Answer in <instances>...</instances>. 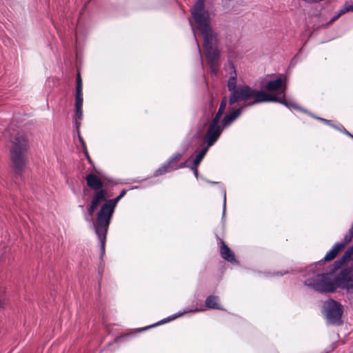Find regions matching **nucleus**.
Wrapping results in <instances>:
<instances>
[{"label": "nucleus", "instance_id": "15", "mask_svg": "<svg viewBox=\"0 0 353 353\" xmlns=\"http://www.w3.org/2000/svg\"><path fill=\"white\" fill-rule=\"evenodd\" d=\"M205 308L203 305H201L199 307H195L194 309H188H188L184 310L183 312H179L177 314H174L172 316L168 317V320H166V319L162 320V321H161L160 322H159V323H157L156 324H154L152 325L148 326V327H152L155 326L156 325H159V324H161L162 323H165V322H167L168 321L174 319L175 318L179 317V316H181L182 314H183L185 313L192 312H203V311H205ZM147 328H148V327H145V328H142L141 330H145Z\"/></svg>", "mask_w": 353, "mask_h": 353}, {"label": "nucleus", "instance_id": "32", "mask_svg": "<svg viewBox=\"0 0 353 353\" xmlns=\"http://www.w3.org/2000/svg\"><path fill=\"white\" fill-rule=\"evenodd\" d=\"M316 119L324 122L325 123H326L327 125H331V121H330V120H327V119L320 118V117H316Z\"/></svg>", "mask_w": 353, "mask_h": 353}, {"label": "nucleus", "instance_id": "3", "mask_svg": "<svg viewBox=\"0 0 353 353\" xmlns=\"http://www.w3.org/2000/svg\"><path fill=\"white\" fill-rule=\"evenodd\" d=\"M120 199L117 196L115 199L105 201L97 213L96 222H92L95 234L100 243V255L101 257L105 254L106 236L109 225L114 209Z\"/></svg>", "mask_w": 353, "mask_h": 353}, {"label": "nucleus", "instance_id": "25", "mask_svg": "<svg viewBox=\"0 0 353 353\" xmlns=\"http://www.w3.org/2000/svg\"><path fill=\"white\" fill-rule=\"evenodd\" d=\"M190 161V158L187 159L185 161L181 163L179 165H173L172 170H176L178 169H181L184 168H190V166L188 165L189 161Z\"/></svg>", "mask_w": 353, "mask_h": 353}, {"label": "nucleus", "instance_id": "29", "mask_svg": "<svg viewBox=\"0 0 353 353\" xmlns=\"http://www.w3.org/2000/svg\"><path fill=\"white\" fill-rule=\"evenodd\" d=\"M339 130L343 131L345 134L347 136L352 137L353 139V135L351 134L350 132H348L342 125H341V128H337Z\"/></svg>", "mask_w": 353, "mask_h": 353}, {"label": "nucleus", "instance_id": "35", "mask_svg": "<svg viewBox=\"0 0 353 353\" xmlns=\"http://www.w3.org/2000/svg\"><path fill=\"white\" fill-rule=\"evenodd\" d=\"M191 26H192V25L191 24ZM192 29L193 33L195 34V33H194V28L193 26H192Z\"/></svg>", "mask_w": 353, "mask_h": 353}, {"label": "nucleus", "instance_id": "20", "mask_svg": "<svg viewBox=\"0 0 353 353\" xmlns=\"http://www.w3.org/2000/svg\"><path fill=\"white\" fill-rule=\"evenodd\" d=\"M173 165H170L169 163L167 162L163 164L161 167H160L159 169H157L154 172V176H157L159 175H162L163 174H165L167 172L172 171Z\"/></svg>", "mask_w": 353, "mask_h": 353}, {"label": "nucleus", "instance_id": "13", "mask_svg": "<svg viewBox=\"0 0 353 353\" xmlns=\"http://www.w3.org/2000/svg\"><path fill=\"white\" fill-rule=\"evenodd\" d=\"M343 248H344V244L339 243H335L332 249L325 254L323 259L318 263H315L314 266L316 267L317 265H320L323 261H330L333 260Z\"/></svg>", "mask_w": 353, "mask_h": 353}, {"label": "nucleus", "instance_id": "21", "mask_svg": "<svg viewBox=\"0 0 353 353\" xmlns=\"http://www.w3.org/2000/svg\"><path fill=\"white\" fill-rule=\"evenodd\" d=\"M228 99L226 97H223L217 113L214 118L220 120L227 105Z\"/></svg>", "mask_w": 353, "mask_h": 353}, {"label": "nucleus", "instance_id": "7", "mask_svg": "<svg viewBox=\"0 0 353 353\" xmlns=\"http://www.w3.org/2000/svg\"><path fill=\"white\" fill-rule=\"evenodd\" d=\"M323 312L327 323L332 325L341 324L343 312V308L341 303L333 299H329L324 302Z\"/></svg>", "mask_w": 353, "mask_h": 353}, {"label": "nucleus", "instance_id": "26", "mask_svg": "<svg viewBox=\"0 0 353 353\" xmlns=\"http://www.w3.org/2000/svg\"><path fill=\"white\" fill-rule=\"evenodd\" d=\"M76 91H82V81L80 74L78 73L77 76Z\"/></svg>", "mask_w": 353, "mask_h": 353}, {"label": "nucleus", "instance_id": "14", "mask_svg": "<svg viewBox=\"0 0 353 353\" xmlns=\"http://www.w3.org/2000/svg\"><path fill=\"white\" fill-rule=\"evenodd\" d=\"M88 186L94 190L99 191V190H103V182L99 176L94 174H88L85 177Z\"/></svg>", "mask_w": 353, "mask_h": 353}, {"label": "nucleus", "instance_id": "31", "mask_svg": "<svg viewBox=\"0 0 353 353\" xmlns=\"http://www.w3.org/2000/svg\"><path fill=\"white\" fill-rule=\"evenodd\" d=\"M196 46H197V49H198V52H199V57H200V59H201V64H202L203 63V61H202L201 51V48H200L199 44V43H198L196 39Z\"/></svg>", "mask_w": 353, "mask_h": 353}, {"label": "nucleus", "instance_id": "2", "mask_svg": "<svg viewBox=\"0 0 353 353\" xmlns=\"http://www.w3.org/2000/svg\"><path fill=\"white\" fill-rule=\"evenodd\" d=\"M303 276L304 285L319 292H334L337 287L347 292H353V270L350 268L343 270L334 280L332 274L319 273L311 265L305 270Z\"/></svg>", "mask_w": 353, "mask_h": 353}, {"label": "nucleus", "instance_id": "27", "mask_svg": "<svg viewBox=\"0 0 353 353\" xmlns=\"http://www.w3.org/2000/svg\"><path fill=\"white\" fill-rule=\"evenodd\" d=\"M223 214H224L225 212V208H226V192L225 190H223Z\"/></svg>", "mask_w": 353, "mask_h": 353}, {"label": "nucleus", "instance_id": "36", "mask_svg": "<svg viewBox=\"0 0 353 353\" xmlns=\"http://www.w3.org/2000/svg\"><path fill=\"white\" fill-rule=\"evenodd\" d=\"M209 182L211 183H217L216 182H214V181H209Z\"/></svg>", "mask_w": 353, "mask_h": 353}, {"label": "nucleus", "instance_id": "24", "mask_svg": "<svg viewBox=\"0 0 353 353\" xmlns=\"http://www.w3.org/2000/svg\"><path fill=\"white\" fill-rule=\"evenodd\" d=\"M181 157L182 154L175 153L169 159L167 163H169L170 165H173L172 163L179 161L181 158Z\"/></svg>", "mask_w": 353, "mask_h": 353}, {"label": "nucleus", "instance_id": "22", "mask_svg": "<svg viewBox=\"0 0 353 353\" xmlns=\"http://www.w3.org/2000/svg\"><path fill=\"white\" fill-rule=\"evenodd\" d=\"M75 107L82 108L83 106V94L82 91H76Z\"/></svg>", "mask_w": 353, "mask_h": 353}, {"label": "nucleus", "instance_id": "16", "mask_svg": "<svg viewBox=\"0 0 353 353\" xmlns=\"http://www.w3.org/2000/svg\"><path fill=\"white\" fill-rule=\"evenodd\" d=\"M221 255L223 259L232 263H237L234 253L228 247V245L223 243L220 249Z\"/></svg>", "mask_w": 353, "mask_h": 353}, {"label": "nucleus", "instance_id": "10", "mask_svg": "<svg viewBox=\"0 0 353 353\" xmlns=\"http://www.w3.org/2000/svg\"><path fill=\"white\" fill-rule=\"evenodd\" d=\"M106 197L107 192L105 190H99V191L94 192L92 197L90 205L88 209V212L90 216L92 215L101 202L107 201Z\"/></svg>", "mask_w": 353, "mask_h": 353}, {"label": "nucleus", "instance_id": "28", "mask_svg": "<svg viewBox=\"0 0 353 353\" xmlns=\"http://www.w3.org/2000/svg\"><path fill=\"white\" fill-rule=\"evenodd\" d=\"M190 168L193 171L194 174L196 176V178H197L198 174H199L197 167H196L195 165H193L192 166H190Z\"/></svg>", "mask_w": 353, "mask_h": 353}, {"label": "nucleus", "instance_id": "30", "mask_svg": "<svg viewBox=\"0 0 353 353\" xmlns=\"http://www.w3.org/2000/svg\"><path fill=\"white\" fill-rule=\"evenodd\" d=\"M339 130L343 131L345 134L347 136L352 137L353 139V135L351 134L350 132H348L342 125H341V128H337Z\"/></svg>", "mask_w": 353, "mask_h": 353}, {"label": "nucleus", "instance_id": "6", "mask_svg": "<svg viewBox=\"0 0 353 353\" xmlns=\"http://www.w3.org/2000/svg\"><path fill=\"white\" fill-rule=\"evenodd\" d=\"M248 89L250 91L248 92V97H245L244 101H246L248 99H252L253 101L249 103L250 105L263 102H278L289 108H292L301 110L294 101L280 100L279 97H276V94L266 93L261 90H256L249 86Z\"/></svg>", "mask_w": 353, "mask_h": 353}, {"label": "nucleus", "instance_id": "18", "mask_svg": "<svg viewBox=\"0 0 353 353\" xmlns=\"http://www.w3.org/2000/svg\"><path fill=\"white\" fill-rule=\"evenodd\" d=\"M208 146L206 147H204L201 150H196L194 154H195V157L194 159H193L192 161V163L194 165H195L196 167H198L199 165L200 164L201 161H202V159H203L204 156L205 155L208 150Z\"/></svg>", "mask_w": 353, "mask_h": 353}, {"label": "nucleus", "instance_id": "4", "mask_svg": "<svg viewBox=\"0 0 353 353\" xmlns=\"http://www.w3.org/2000/svg\"><path fill=\"white\" fill-rule=\"evenodd\" d=\"M28 143L23 133H18L10 151L12 166L17 173H21L26 165Z\"/></svg>", "mask_w": 353, "mask_h": 353}, {"label": "nucleus", "instance_id": "5", "mask_svg": "<svg viewBox=\"0 0 353 353\" xmlns=\"http://www.w3.org/2000/svg\"><path fill=\"white\" fill-rule=\"evenodd\" d=\"M230 68L232 72L228 81L227 86L228 90L230 92L229 103L230 105H232L237 102L244 101L245 97H248L250 90L248 89V86L246 85H236L237 74L233 63H230Z\"/></svg>", "mask_w": 353, "mask_h": 353}, {"label": "nucleus", "instance_id": "12", "mask_svg": "<svg viewBox=\"0 0 353 353\" xmlns=\"http://www.w3.org/2000/svg\"><path fill=\"white\" fill-rule=\"evenodd\" d=\"M241 114V108H232L231 111L226 114L221 122L223 128L230 126Z\"/></svg>", "mask_w": 353, "mask_h": 353}, {"label": "nucleus", "instance_id": "19", "mask_svg": "<svg viewBox=\"0 0 353 353\" xmlns=\"http://www.w3.org/2000/svg\"><path fill=\"white\" fill-rule=\"evenodd\" d=\"M349 11H353V3L351 4L345 3L343 7L338 11L337 14L330 19V23L335 21L341 15Z\"/></svg>", "mask_w": 353, "mask_h": 353}, {"label": "nucleus", "instance_id": "9", "mask_svg": "<svg viewBox=\"0 0 353 353\" xmlns=\"http://www.w3.org/2000/svg\"><path fill=\"white\" fill-rule=\"evenodd\" d=\"M264 88L270 92L278 91L279 92L276 96L279 97L280 100H286L285 91L287 86L285 78L280 77L275 79L270 80Z\"/></svg>", "mask_w": 353, "mask_h": 353}, {"label": "nucleus", "instance_id": "23", "mask_svg": "<svg viewBox=\"0 0 353 353\" xmlns=\"http://www.w3.org/2000/svg\"><path fill=\"white\" fill-rule=\"evenodd\" d=\"M352 238H353V226L352 227V228L350 229L348 233L344 236L343 241L341 242L340 243L344 244V247H345L346 244H347L348 243H350L352 241Z\"/></svg>", "mask_w": 353, "mask_h": 353}, {"label": "nucleus", "instance_id": "33", "mask_svg": "<svg viewBox=\"0 0 353 353\" xmlns=\"http://www.w3.org/2000/svg\"><path fill=\"white\" fill-rule=\"evenodd\" d=\"M127 192V190H123L119 195L118 196V197H119L121 199L125 196V194H126Z\"/></svg>", "mask_w": 353, "mask_h": 353}, {"label": "nucleus", "instance_id": "1", "mask_svg": "<svg viewBox=\"0 0 353 353\" xmlns=\"http://www.w3.org/2000/svg\"><path fill=\"white\" fill-rule=\"evenodd\" d=\"M205 0H197L192 10L196 28L203 36V48L211 72L216 74L219 68L220 52L217 48V34L211 27L210 13L205 9Z\"/></svg>", "mask_w": 353, "mask_h": 353}, {"label": "nucleus", "instance_id": "11", "mask_svg": "<svg viewBox=\"0 0 353 353\" xmlns=\"http://www.w3.org/2000/svg\"><path fill=\"white\" fill-rule=\"evenodd\" d=\"M82 118H83L82 108L75 107V115L74 117V121L75 123L76 128L77 129L79 139V141L81 143V145L85 151V154L87 157L88 161L91 162V159H90V157L88 156V153L86 150L85 143H84L83 138L80 136L79 132V125H80L79 121H81L82 119Z\"/></svg>", "mask_w": 353, "mask_h": 353}, {"label": "nucleus", "instance_id": "8", "mask_svg": "<svg viewBox=\"0 0 353 353\" xmlns=\"http://www.w3.org/2000/svg\"><path fill=\"white\" fill-rule=\"evenodd\" d=\"M219 122L220 120L213 118L209 125L205 138L208 147L212 146L217 141L222 132L223 128H221L222 126L219 124Z\"/></svg>", "mask_w": 353, "mask_h": 353}, {"label": "nucleus", "instance_id": "34", "mask_svg": "<svg viewBox=\"0 0 353 353\" xmlns=\"http://www.w3.org/2000/svg\"><path fill=\"white\" fill-rule=\"evenodd\" d=\"M3 305V302L2 300L0 299V307H1Z\"/></svg>", "mask_w": 353, "mask_h": 353}, {"label": "nucleus", "instance_id": "17", "mask_svg": "<svg viewBox=\"0 0 353 353\" xmlns=\"http://www.w3.org/2000/svg\"><path fill=\"white\" fill-rule=\"evenodd\" d=\"M205 307L210 309L222 310V307L219 304V297L214 295L207 297L205 300Z\"/></svg>", "mask_w": 353, "mask_h": 353}]
</instances>
